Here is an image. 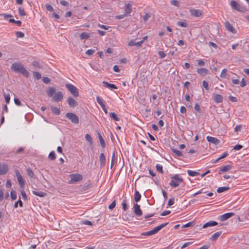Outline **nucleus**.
Masks as SVG:
<instances>
[{"label": "nucleus", "mask_w": 249, "mask_h": 249, "mask_svg": "<svg viewBox=\"0 0 249 249\" xmlns=\"http://www.w3.org/2000/svg\"><path fill=\"white\" fill-rule=\"evenodd\" d=\"M15 172L17 178L18 185L21 189L20 192L22 198L24 200H27V196L26 195V193L24 190L25 185V180L18 169H16L15 170Z\"/></svg>", "instance_id": "f257e3e1"}, {"label": "nucleus", "mask_w": 249, "mask_h": 249, "mask_svg": "<svg viewBox=\"0 0 249 249\" xmlns=\"http://www.w3.org/2000/svg\"><path fill=\"white\" fill-rule=\"evenodd\" d=\"M11 70L16 72H18L22 74L26 77H28L29 75L27 70L20 63H14L11 66Z\"/></svg>", "instance_id": "f03ea898"}, {"label": "nucleus", "mask_w": 249, "mask_h": 249, "mask_svg": "<svg viewBox=\"0 0 249 249\" xmlns=\"http://www.w3.org/2000/svg\"><path fill=\"white\" fill-rule=\"evenodd\" d=\"M183 181V179L179 174H176L171 178L169 184L171 186L176 188Z\"/></svg>", "instance_id": "7ed1b4c3"}, {"label": "nucleus", "mask_w": 249, "mask_h": 249, "mask_svg": "<svg viewBox=\"0 0 249 249\" xmlns=\"http://www.w3.org/2000/svg\"><path fill=\"white\" fill-rule=\"evenodd\" d=\"M167 224L168 223H163L157 227H155L153 229L150 231L142 233V235L144 236H150L155 234L156 233H157L159 231H160L162 228L165 227Z\"/></svg>", "instance_id": "20e7f679"}, {"label": "nucleus", "mask_w": 249, "mask_h": 249, "mask_svg": "<svg viewBox=\"0 0 249 249\" xmlns=\"http://www.w3.org/2000/svg\"><path fill=\"white\" fill-rule=\"evenodd\" d=\"M70 177L71 178V179L69 181V183L70 184L80 182L82 181L83 178V176L78 173L71 174Z\"/></svg>", "instance_id": "39448f33"}, {"label": "nucleus", "mask_w": 249, "mask_h": 249, "mask_svg": "<svg viewBox=\"0 0 249 249\" xmlns=\"http://www.w3.org/2000/svg\"><path fill=\"white\" fill-rule=\"evenodd\" d=\"M230 5L232 9L240 12H244L246 11V8L241 6L239 3L234 0H231L230 2Z\"/></svg>", "instance_id": "423d86ee"}, {"label": "nucleus", "mask_w": 249, "mask_h": 249, "mask_svg": "<svg viewBox=\"0 0 249 249\" xmlns=\"http://www.w3.org/2000/svg\"><path fill=\"white\" fill-rule=\"evenodd\" d=\"M66 87L71 92V93L75 97H77L79 95V93L77 89L74 86L71 84H67Z\"/></svg>", "instance_id": "0eeeda50"}, {"label": "nucleus", "mask_w": 249, "mask_h": 249, "mask_svg": "<svg viewBox=\"0 0 249 249\" xmlns=\"http://www.w3.org/2000/svg\"><path fill=\"white\" fill-rule=\"evenodd\" d=\"M66 116L73 123L77 124L79 123L78 117L76 115L73 113H67L66 115Z\"/></svg>", "instance_id": "6e6552de"}, {"label": "nucleus", "mask_w": 249, "mask_h": 249, "mask_svg": "<svg viewBox=\"0 0 249 249\" xmlns=\"http://www.w3.org/2000/svg\"><path fill=\"white\" fill-rule=\"evenodd\" d=\"M9 170L8 166L5 163H0V175L6 174Z\"/></svg>", "instance_id": "1a4fd4ad"}, {"label": "nucleus", "mask_w": 249, "mask_h": 249, "mask_svg": "<svg viewBox=\"0 0 249 249\" xmlns=\"http://www.w3.org/2000/svg\"><path fill=\"white\" fill-rule=\"evenodd\" d=\"M63 94L61 91H57L53 96V101L59 102L63 99Z\"/></svg>", "instance_id": "9d476101"}, {"label": "nucleus", "mask_w": 249, "mask_h": 249, "mask_svg": "<svg viewBox=\"0 0 249 249\" xmlns=\"http://www.w3.org/2000/svg\"><path fill=\"white\" fill-rule=\"evenodd\" d=\"M96 100H97V103L100 105V106L101 107L102 109L103 110V111L105 112V113L106 114H107V108L104 104V101L102 99V98H101V97H100L99 96H97L96 97Z\"/></svg>", "instance_id": "9b49d317"}, {"label": "nucleus", "mask_w": 249, "mask_h": 249, "mask_svg": "<svg viewBox=\"0 0 249 249\" xmlns=\"http://www.w3.org/2000/svg\"><path fill=\"white\" fill-rule=\"evenodd\" d=\"M234 213L232 212L226 213L220 215L219 217V219L221 221H224L231 218L233 215H234Z\"/></svg>", "instance_id": "f8f14e48"}, {"label": "nucleus", "mask_w": 249, "mask_h": 249, "mask_svg": "<svg viewBox=\"0 0 249 249\" xmlns=\"http://www.w3.org/2000/svg\"><path fill=\"white\" fill-rule=\"evenodd\" d=\"M190 13L192 16L195 17H199L202 15V11L198 9H190Z\"/></svg>", "instance_id": "ddd939ff"}, {"label": "nucleus", "mask_w": 249, "mask_h": 249, "mask_svg": "<svg viewBox=\"0 0 249 249\" xmlns=\"http://www.w3.org/2000/svg\"><path fill=\"white\" fill-rule=\"evenodd\" d=\"M225 26L228 31L233 34H235L236 33V30L228 21H227L225 23Z\"/></svg>", "instance_id": "4468645a"}, {"label": "nucleus", "mask_w": 249, "mask_h": 249, "mask_svg": "<svg viewBox=\"0 0 249 249\" xmlns=\"http://www.w3.org/2000/svg\"><path fill=\"white\" fill-rule=\"evenodd\" d=\"M134 213L135 214L138 216H141L142 215V211H141L140 209V206L138 204H135L134 206Z\"/></svg>", "instance_id": "2eb2a0df"}, {"label": "nucleus", "mask_w": 249, "mask_h": 249, "mask_svg": "<svg viewBox=\"0 0 249 249\" xmlns=\"http://www.w3.org/2000/svg\"><path fill=\"white\" fill-rule=\"evenodd\" d=\"M206 139H207V140L208 141V142H209L213 143L216 145L218 144L220 142V141L218 139H217V138H216L215 137H213L212 136H208L206 137Z\"/></svg>", "instance_id": "dca6fc26"}, {"label": "nucleus", "mask_w": 249, "mask_h": 249, "mask_svg": "<svg viewBox=\"0 0 249 249\" xmlns=\"http://www.w3.org/2000/svg\"><path fill=\"white\" fill-rule=\"evenodd\" d=\"M106 157L103 153H101L99 156V161L100 162V166L101 167H104L106 164Z\"/></svg>", "instance_id": "f3484780"}, {"label": "nucleus", "mask_w": 249, "mask_h": 249, "mask_svg": "<svg viewBox=\"0 0 249 249\" xmlns=\"http://www.w3.org/2000/svg\"><path fill=\"white\" fill-rule=\"evenodd\" d=\"M56 90L53 87H50L46 90V93L48 97H52L55 94Z\"/></svg>", "instance_id": "a211bd4d"}, {"label": "nucleus", "mask_w": 249, "mask_h": 249, "mask_svg": "<svg viewBox=\"0 0 249 249\" xmlns=\"http://www.w3.org/2000/svg\"><path fill=\"white\" fill-rule=\"evenodd\" d=\"M197 72L200 75H206L209 73L208 70L205 68H199L196 70Z\"/></svg>", "instance_id": "6ab92c4d"}, {"label": "nucleus", "mask_w": 249, "mask_h": 249, "mask_svg": "<svg viewBox=\"0 0 249 249\" xmlns=\"http://www.w3.org/2000/svg\"><path fill=\"white\" fill-rule=\"evenodd\" d=\"M67 101L68 105L71 107H74L77 105V102L74 99L71 97H69Z\"/></svg>", "instance_id": "aec40b11"}, {"label": "nucleus", "mask_w": 249, "mask_h": 249, "mask_svg": "<svg viewBox=\"0 0 249 249\" xmlns=\"http://www.w3.org/2000/svg\"><path fill=\"white\" fill-rule=\"evenodd\" d=\"M132 5L130 3H125V13L127 15L129 14L132 12Z\"/></svg>", "instance_id": "412c9836"}, {"label": "nucleus", "mask_w": 249, "mask_h": 249, "mask_svg": "<svg viewBox=\"0 0 249 249\" xmlns=\"http://www.w3.org/2000/svg\"><path fill=\"white\" fill-rule=\"evenodd\" d=\"M218 224V223L216 221H210L209 222H207L205 224L203 225L202 228H206L208 227H212V226H214Z\"/></svg>", "instance_id": "4be33fe9"}, {"label": "nucleus", "mask_w": 249, "mask_h": 249, "mask_svg": "<svg viewBox=\"0 0 249 249\" xmlns=\"http://www.w3.org/2000/svg\"><path fill=\"white\" fill-rule=\"evenodd\" d=\"M103 84L104 86L105 87L108 88L109 89H117V87L114 84H109L107 82L103 81Z\"/></svg>", "instance_id": "5701e85b"}, {"label": "nucleus", "mask_w": 249, "mask_h": 249, "mask_svg": "<svg viewBox=\"0 0 249 249\" xmlns=\"http://www.w3.org/2000/svg\"><path fill=\"white\" fill-rule=\"evenodd\" d=\"M213 100L217 103H221L223 101V98L220 94H215L213 96Z\"/></svg>", "instance_id": "b1692460"}, {"label": "nucleus", "mask_w": 249, "mask_h": 249, "mask_svg": "<svg viewBox=\"0 0 249 249\" xmlns=\"http://www.w3.org/2000/svg\"><path fill=\"white\" fill-rule=\"evenodd\" d=\"M231 168H232V166L231 165H225V166L222 167L220 169V172L224 173V172H227V171H229L230 170H231Z\"/></svg>", "instance_id": "393cba45"}, {"label": "nucleus", "mask_w": 249, "mask_h": 249, "mask_svg": "<svg viewBox=\"0 0 249 249\" xmlns=\"http://www.w3.org/2000/svg\"><path fill=\"white\" fill-rule=\"evenodd\" d=\"M90 36V34L89 33L83 32L80 35V37L81 40L84 39H88L89 38Z\"/></svg>", "instance_id": "a878e982"}, {"label": "nucleus", "mask_w": 249, "mask_h": 249, "mask_svg": "<svg viewBox=\"0 0 249 249\" xmlns=\"http://www.w3.org/2000/svg\"><path fill=\"white\" fill-rule=\"evenodd\" d=\"M228 155V153L227 152H224L219 157H218L216 160L214 161H213V163H215L217 162L221 159H224L226 158Z\"/></svg>", "instance_id": "bb28decb"}, {"label": "nucleus", "mask_w": 249, "mask_h": 249, "mask_svg": "<svg viewBox=\"0 0 249 249\" xmlns=\"http://www.w3.org/2000/svg\"><path fill=\"white\" fill-rule=\"evenodd\" d=\"M141 198V195L138 191H136L134 194V200L135 202L139 201Z\"/></svg>", "instance_id": "cd10ccee"}, {"label": "nucleus", "mask_w": 249, "mask_h": 249, "mask_svg": "<svg viewBox=\"0 0 249 249\" xmlns=\"http://www.w3.org/2000/svg\"><path fill=\"white\" fill-rule=\"evenodd\" d=\"M51 109L52 112L55 115H59L60 113V109L55 107H51Z\"/></svg>", "instance_id": "c85d7f7f"}, {"label": "nucleus", "mask_w": 249, "mask_h": 249, "mask_svg": "<svg viewBox=\"0 0 249 249\" xmlns=\"http://www.w3.org/2000/svg\"><path fill=\"white\" fill-rule=\"evenodd\" d=\"M32 193L34 195L40 197H44L46 195V194L44 192L41 191L38 192L36 191H33Z\"/></svg>", "instance_id": "c756f323"}, {"label": "nucleus", "mask_w": 249, "mask_h": 249, "mask_svg": "<svg viewBox=\"0 0 249 249\" xmlns=\"http://www.w3.org/2000/svg\"><path fill=\"white\" fill-rule=\"evenodd\" d=\"M177 25L181 27H187L188 26V23L185 20L179 21L177 23Z\"/></svg>", "instance_id": "7c9ffc66"}, {"label": "nucleus", "mask_w": 249, "mask_h": 249, "mask_svg": "<svg viewBox=\"0 0 249 249\" xmlns=\"http://www.w3.org/2000/svg\"><path fill=\"white\" fill-rule=\"evenodd\" d=\"M187 173L188 175L191 177H195L199 175V173L198 172L190 170H187Z\"/></svg>", "instance_id": "2f4dec72"}, {"label": "nucleus", "mask_w": 249, "mask_h": 249, "mask_svg": "<svg viewBox=\"0 0 249 249\" xmlns=\"http://www.w3.org/2000/svg\"><path fill=\"white\" fill-rule=\"evenodd\" d=\"M109 116L112 119H114L116 121H119L120 120L119 118L117 116V114L114 112H111L109 113Z\"/></svg>", "instance_id": "473e14b6"}, {"label": "nucleus", "mask_w": 249, "mask_h": 249, "mask_svg": "<svg viewBox=\"0 0 249 249\" xmlns=\"http://www.w3.org/2000/svg\"><path fill=\"white\" fill-rule=\"evenodd\" d=\"M221 232H216L214 233L211 237V240H216L218 237L221 235Z\"/></svg>", "instance_id": "72a5a7b5"}, {"label": "nucleus", "mask_w": 249, "mask_h": 249, "mask_svg": "<svg viewBox=\"0 0 249 249\" xmlns=\"http://www.w3.org/2000/svg\"><path fill=\"white\" fill-rule=\"evenodd\" d=\"M229 189V187H220L218 188L217 189V192L218 193H222L228 190Z\"/></svg>", "instance_id": "f704fd0d"}, {"label": "nucleus", "mask_w": 249, "mask_h": 249, "mask_svg": "<svg viewBox=\"0 0 249 249\" xmlns=\"http://www.w3.org/2000/svg\"><path fill=\"white\" fill-rule=\"evenodd\" d=\"M18 204L19 205L20 207H23V203H22V201L20 200V197L19 198L18 200L15 202V203L14 204V207L15 208H18Z\"/></svg>", "instance_id": "c9c22d12"}, {"label": "nucleus", "mask_w": 249, "mask_h": 249, "mask_svg": "<svg viewBox=\"0 0 249 249\" xmlns=\"http://www.w3.org/2000/svg\"><path fill=\"white\" fill-rule=\"evenodd\" d=\"M228 70L226 69H224L222 70L220 76L221 77L225 78L227 74Z\"/></svg>", "instance_id": "e433bc0d"}, {"label": "nucleus", "mask_w": 249, "mask_h": 249, "mask_svg": "<svg viewBox=\"0 0 249 249\" xmlns=\"http://www.w3.org/2000/svg\"><path fill=\"white\" fill-rule=\"evenodd\" d=\"M18 14L21 16H24L26 15V12L22 7H20L18 8Z\"/></svg>", "instance_id": "4c0bfd02"}, {"label": "nucleus", "mask_w": 249, "mask_h": 249, "mask_svg": "<svg viewBox=\"0 0 249 249\" xmlns=\"http://www.w3.org/2000/svg\"><path fill=\"white\" fill-rule=\"evenodd\" d=\"M9 22L11 23H15L17 24L18 26H20L21 24V22L20 20H15L13 18H11L9 19Z\"/></svg>", "instance_id": "58836bf2"}, {"label": "nucleus", "mask_w": 249, "mask_h": 249, "mask_svg": "<svg viewBox=\"0 0 249 249\" xmlns=\"http://www.w3.org/2000/svg\"><path fill=\"white\" fill-rule=\"evenodd\" d=\"M10 196H11V198L12 200H15L17 198V194H16V192L14 190H12L11 192Z\"/></svg>", "instance_id": "ea45409f"}, {"label": "nucleus", "mask_w": 249, "mask_h": 249, "mask_svg": "<svg viewBox=\"0 0 249 249\" xmlns=\"http://www.w3.org/2000/svg\"><path fill=\"white\" fill-rule=\"evenodd\" d=\"M15 34L17 38H22L24 36V34L22 32L18 31Z\"/></svg>", "instance_id": "a19ab883"}, {"label": "nucleus", "mask_w": 249, "mask_h": 249, "mask_svg": "<svg viewBox=\"0 0 249 249\" xmlns=\"http://www.w3.org/2000/svg\"><path fill=\"white\" fill-rule=\"evenodd\" d=\"M85 139L90 144H91L92 143V139L89 134H86Z\"/></svg>", "instance_id": "79ce46f5"}, {"label": "nucleus", "mask_w": 249, "mask_h": 249, "mask_svg": "<svg viewBox=\"0 0 249 249\" xmlns=\"http://www.w3.org/2000/svg\"><path fill=\"white\" fill-rule=\"evenodd\" d=\"M49 158L51 160H53L55 159V155L54 151H51L49 155Z\"/></svg>", "instance_id": "37998d69"}, {"label": "nucleus", "mask_w": 249, "mask_h": 249, "mask_svg": "<svg viewBox=\"0 0 249 249\" xmlns=\"http://www.w3.org/2000/svg\"><path fill=\"white\" fill-rule=\"evenodd\" d=\"M33 75L34 77L36 79H39L41 77L40 73L37 71L34 72Z\"/></svg>", "instance_id": "c03bdc74"}, {"label": "nucleus", "mask_w": 249, "mask_h": 249, "mask_svg": "<svg viewBox=\"0 0 249 249\" xmlns=\"http://www.w3.org/2000/svg\"><path fill=\"white\" fill-rule=\"evenodd\" d=\"M4 99H5L6 104H9L10 103V95L4 94Z\"/></svg>", "instance_id": "a18cd8bd"}, {"label": "nucleus", "mask_w": 249, "mask_h": 249, "mask_svg": "<svg viewBox=\"0 0 249 249\" xmlns=\"http://www.w3.org/2000/svg\"><path fill=\"white\" fill-rule=\"evenodd\" d=\"M157 170L160 173H162V166L161 164H157L156 166Z\"/></svg>", "instance_id": "49530a36"}, {"label": "nucleus", "mask_w": 249, "mask_h": 249, "mask_svg": "<svg viewBox=\"0 0 249 249\" xmlns=\"http://www.w3.org/2000/svg\"><path fill=\"white\" fill-rule=\"evenodd\" d=\"M27 174L28 175L31 177V178H33L34 177V172L32 171V170L30 169V168H28L27 169Z\"/></svg>", "instance_id": "de8ad7c7"}, {"label": "nucleus", "mask_w": 249, "mask_h": 249, "mask_svg": "<svg viewBox=\"0 0 249 249\" xmlns=\"http://www.w3.org/2000/svg\"><path fill=\"white\" fill-rule=\"evenodd\" d=\"M202 86L203 87L205 88V89L207 90H209V84H208V83L205 81V80H204L202 82Z\"/></svg>", "instance_id": "09e8293b"}, {"label": "nucleus", "mask_w": 249, "mask_h": 249, "mask_svg": "<svg viewBox=\"0 0 249 249\" xmlns=\"http://www.w3.org/2000/svg\"><path fill=\"white\" fill-rule=\"evenodd\" d=\"M172 151L174 152V153H175L178 156H182V153L181 151H180L179 150L174 149L172 150Z\"/></svg>", "instance_id": "8fccbe9b"}, {"label": "nucleus", "mask_w": 249, "mask_h": 249, "mask_svg": "<svg viewBox=\"0 0 249 249\" xmlns=\"http://www.w3.org/2000/svg\"><path fill=\"white\" fill-rule=\"evenodd\" d=\"M194 225V221H191V222H189L185 224V225H184L182 226V227L183 228L189 227L193 226Z\"/></svg>", "instance_id": "3c124183"}, {"label": "nucleus", "mask_w": 249, "mask_h": 249, "mask_svg": "<svg viewBox=\"0 0 249 249\" xmlns=\"http://www.w3.org/2000/svg\"><path fill=\"white\" fill-rule=\"evenodd\" d=\"M99 137L101 145L103 147H104L105 146V142L104 139L100 134L99 135Z\"/></svg>", "instance_id": "603ef678"}, {"label": "nucleus", "mask_w": 249, "mask_h": 249, "mask_svg": "<svg viewBox=\"0 0 249 249\" xmlns=\"http://www.w3.org/2000/svg\"><path fill=\"white\" fill-rule=\"evenodd\" d=\"M122 208L124 211H126L127 209V204L126 199H124L122 202Z\"/></svg>", "instance_id": "864d4df0"}, {"label": "nucleus", "mask_w": 249, "mask_h": 249, "mask_svg": "<svg viewBox=\"0 0 249 249\" xmlns=\"http://www.w3.org/2000/svg\"><path fill=\"white\" fill-rule=\"evenodd\" d=\"M45 7L46 9L50 12H53V8L49 4H46Z\"/></svg>", "instance_id": "5fc2aeb1"}, {"label": "nucleus", "mask_w": 249, "mask_h": 249, "mask_svg": "<svg viewBox=\"0 0 249 249\" xmlns=\"http://www.w3.org/2000/svg\"><path fill=\"white\" fill-rule=\"evenodd\" d=\"M151 17V15L149 13H146L143 17V19L145 22L147 21V20Z\"/></svg>", "instance_id": "6e6d98bb"}, {"label": "nucleus", "mask_w": 249, "mask_h": 249, "mask_svg": "<svg viewBox=\"0 0 249 249\" xmlns=\"http://www.w3.org/2000/svg\"><path fill=\"white\" fill-rule=\"evenodd\" d=\"M242 127V126L241 124L236 125L234 128L235 132H238L239 131H240L241 130Z\"/></svg>", "instance_id": "4d7b16f0"}, {"label": "nucleus", "mask_w": 249, "mask_h": 249, "mask_svg": "<svg viewBox=\"0 0 249 249\" xmlns=\"http://www.w3.org/2000/svg\"><path fill=\"white\" fill-rule=\"evenodd\" d=\"M95 52V50L92 49H89L86 52L87 55H91Z\"/></svg>", "instance_id": "13d9d810"}, {"label": "nucleus", "mask_w": 249, "mask_h": 249, "mask_svg": "<svg viewBox=\"0 0 249 249\" xmlns=\"http://www.w3.org/2000/svg\"><path fill=\"white\" fill-rule=\"evenodd\" d=\"M158 54L161 58H163L166 56V54L163 51H159Z\"/></svg>", "instance_id": "bf43d9fd"}, {"label": "nucleus", "mask_w": 249, "mask_h": 249, "mask_svg": "<svg viewBox=\"0 0 249 249\" xmlns=\"http://www.w3.org/2000/svg\"><path fill=\"white\" fill-rule=\"evenodd\" d=\"M116 206V203L115 201H113L109 206L108 209L110 210H112L115 208Z\"/></svg>", "instance_id": "052dcab7"}, {"label": "nucleus", "mask_w": 249, "mask_h": 249, "mask_svg": "<svg viewBox=\"0 0 249 249\" xmlns=\"http://www.w3.org/2000/svg\"><path fill=\"white\" fill-rule=\"evenodd\" d=\"M12 186L11 181L10 179H8L6 182V187L7 188H10Z\"/></svg>", "instance_id": "680f3d73"}, {"label": "nucleus", "mask_w": 249, "mask_h": 249, "mask_svg": "<svg viewBox=\"0 0 249 249\" xmlns=\"http://www.w3.org/2000/svg\"><path fill=\"white\" fill-rule=\"evenodd\" d=\"M174 204V198H170L168 202V206H171Z\"/></svg>", "instance_id": "e2e57ef3"}, {"label": "nucleus", "mask_w": 249, "mask_h": 249, "mask_svg": "<svg viewBox=\"0 0 249 249\" xmlns=\"http://www.w3.org/2000/svg\"><path fill=\"white\" fill-rule=\"evenodd\" d=\"M42 81L44 83L48 84L50 82V79L47 77H44L42 78Z\"/></svg>", "instance_id": "0e129e2a"}, {"label": "nucleus", "mask_w": 249, "mask_h": 249, "mask_svg": "<svg viewBox=\"0 0 249 249\" xmlns=\"http://www.w3.org/2000/svg\"><path fill=\"white\" fill-rule=\"evenodd\" d=\"M198 66L201 67L205 65V62L203 60H198L197 61Z\"/></svg>", "instance_id": "69168bd1"}, {"label": "nucleus", "mask_w": 249, "mask_h": 249, "mask_svg": "<svg viewBox=\"0 0 249 249\" xmlns=\"http://www.w3.org/2000/svg\"><path fill=\"white\" fill-rule=\"evenodd\" d=\"M243 146L240 144H238L233 147V149L235 150H239L242 149Z\"/></svg>", "instance_id": "338daca9"}, {"label": "nucleus", "mask_w": 249, "mask_h": 249, "mask_svg": "<svg viewBox=\"0 0 249 249\" xmlns=\"http://www.w3.org/2000/svg\"><path fill=\"white\" fill-rule=\"evenodd\" d=\"M195 109L197 112H200V107L197 103H196L195 105Z\"/></svg>", "instance_id": "774afa93"}]
</instances>
